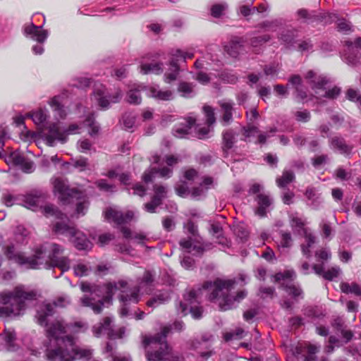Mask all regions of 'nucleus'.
Wrapping results in <instances>:
<instances>
[{
	"label": "nucleus",
	"instance_id": "20",
	"mask_svg": "<svg viewBox=\"0 0 361 361\" xmlns=\"http://www.w3.org/2000/svg\"><path fill=\"white\" fill-rule=\"evenodd\" d=\"M329 147L334 152H338L346 157H350L353 146L348 145L345 140L341 136H334L329 140Z\"/></svg>",
	"mask_w": 361,
	"mask_h": 361
},
{
	"label": "nucleus",
	"instance_id": "5",
	"mask_svg": "<svg viewBox=\"0 0 361 361\" xmlns=\"http://www.w3.org/2000/svg\"><path fill=\"white\" fill-rule=\"evenodd\" d=\"M36 292L26 290L23 286H16L12 291L0 293V317L23 314L26 301L36 299Z\"/></svg>",
	"mask_w": 361,
	"mask_h": 361
},
{
	"label": "nucleus",
	"instance_id": "59",
	"mask_svg": "<svg viewBox=\"0 0 361 361\" xmlns=\"http://www.w3.org/2000/svg\"><path fill=\"white\" fill-rule=\"evenodd\" d=\"M296 276L295 272L293 269L285 270L283 272H279L275 275L276 281H293Z\"/></svg>",
	"mask_w": 361,
	"mask_h": 361
},
{
	"label": "nucleus",
	"instance_id": "32",
	"mask_svg": "<svg viewBox=\"0 0 361 361\" xmlns=\"http://www.w3.org/2000/svg\"><path fill=\"white\" fill-rule=\"evenodd\" d=\"M210 233L216 238V243L221 245L224 249L230 247L231 241L224 235L223 228L219 224H212L210 227Z\"/></svg>",
	"mask_w": 361,
	"mask_h": 361
},
{
	"label": "nucleus",
	"instance_id": "41",
	"mask_svg": "<svg viewBox=\"0 0 361 361\" xmlns=\"http://www.w3.org/2000/svg\"><path fill=\"white\" fill-rule=\"evenodd\" d=\"M213 184V178L212 177H204L200 185L194 188L192 190V195L194 197H199L204 195L207 189H209Z\"/></svg>",
	"mask_w": 361,
	"mask_h": 361
},
{
	"label": "nucleus",
	"instance_id": "64",
	"mask_svg": "<svg viewBox=\"0 0 361 361\" xmlns=\"http://www.w3.org/2000/svg\"><path fill=\"white\" fill-rule=\"evenodd\" d=\"M135 117L130 114H125L123 116V126L126 130L133 131V128L135 125Z\"/></svg>",
	"mask_w": 361,
	"mask_h": 361
},
{
	"label": "nucleus",
	"instance_id": "57",
	"mask_svg": "<svg viewBox=\"0 0 361 361\" xmlns=\"http://www.w3.org/2000/svg\"><path fill=\"white\" fill-rule=\"evenodd\" d=\"M184 230L186 233L190 235V237L197 239L198 236L197 226L192 221L188 220L184 224Z\"/></svg>",
	"mask_w": 361,
	"mask_h": 361
},
{
	"label": "nucleus",
	"instance_id": "63",
	"mask_svg": "<svg viewBox=\"0 0 361 361\" xmlns=\"http://www.w3.org/2000/svg\"><path fill=\"white\" fill-rule=\"evenodd\" d=\"M129 194L143 197L146 194V188L140 183L134 184L131 188H127Z\"/></svg>",
	"mask_w": 361,
	"mask_h": 361
},
{
	"label": "nucleus",
	"instance_id": "30",
	"mask_svg": "<svg viewBox=\"0 0 361 361\" xmlns=\"http://www.w3.org/2000/svg\"><path fill=\"white\" fill-rule=\"evenodd\" d=\"M288 84L291 85L294 87L295 97L299 101H303L307 98V90L302 85V80L300 75H293L290 76L288 79Z\"/></svg>",
	"mask_w": 361,
	"mask_h": 361
},
{
	"label": "nucleus",
	"instance_id": "45",
	"mask_svg": "<svg viewBox=\"0 0 361 361\" xmlns=\"http://www.w3.org/2000/svg\"><path fill=\"white\" fill-rule=\"evenodd\" d=\"M84 125L90 128L89 134L91 136L96 135L99 131V126L95 121V117L93 114L88 115L83 122Z\"/></svg>",
	"mask_w": 361,
	"mask_h": 361
},
{
	"label": "nucleus",
	"instance_id": "46",
	"mask_svg": "<svg viewBox=\"0 0 361 361\" xmlns=\"http://www.w3.org/2000/svg\"><path fill=\"white\" fill-rule=\"evenodd\" d=\"M283 24L281 19H274L272 20H265L258 25V27L265 30L276 32Z\"/></svg>",
	"mask_w": 361,
	"mask_h": 361
},
{
	"label": "nucleus",
	"instance_id": "15",
	"mask_svg": "<svg viewBox=\"0 0 361 361\" xmlns=\"http://www.w3.org/2000/svg\"><path fill=\"white\" fill-rule=\"evenodd\" d=\"M212 341L213 336L205 333L200 339L192 341L191 348L196 350L202 360H207L215 353L212 346Z\"/></svg>",
	"mask_w": 361,
	"mask_h": 361
},
{
	"label": "nucleus",
	"instance_id": "47",
	"mask_svg": "<svg viewBox=\"0 0 361 361\" xmlns=\"http://www.w3.org/2000/svg\"><path fill=\"white\" fill-rule=\"evenodd\" d=\"M121 232L123 235V237L126 239H132L134 240L138 244H143L145 240H146V236L142 233H134L132 234L130 230L128 228L123 227L121 228Z\"/></svg>",
	"mask_w": 361,
	"mask_h": 361
},
{
	"label": "nucleus",
	"instance_id": "4",
	"mask_svg": "<svg viewBox=\"0 0 361 361\" xmlns=\"http://www.w3.org/2000/svg\"><path fill=\"white\" fill-rule=\"evenodd\" d=\"M247 276L240 274L238 279H216L213 282L206 281L204 283V289L212 290L209 293V300L212 302H217L220 309L223 311L235 307L238 303L246 298L247 292L245 290L238 291L235 296H232L230 292L235 288V285L240 283L244 286L247 283Z\"/></svg>",
	"mask_w": 361,
	"mask_h": 361
},
{
	"label": "nucleus",
	"instance_id": "53",
	"mask_svg": "<svg viewBox=\"0 0 361 361\" xmlns=\"http://www.w3.org/2000/svg\"><path fill=\"white\" fill-rule=\"evenodd\" d=\"M346 98L355 103H357L359 108L361 109V94L359 90L350 88L346 92Z\"/></svg>",
	"mask_w": 361,
	"mask_h": 361
},
{
	"label": "nucleus",
	"instance_id": "36",
	"mask_svg": "<svg viewBox=\"0 0 361 361\" xmlns=\"http://www.w3.org/2000/svg\"><path fill=\"white\" fill-rule=\"evenodd\" d=\"M235 142V133L233 130L229 129L224 132L222 149L225 157L228 155V151L233 148Z\"/></svg>",
	"mask_w": 361,
	"mask_h": 361
},
{
	"label": "nucleus",
	"instance_id": "1",
	"mask_svg": "<svg viewBox=\"0 0 361 361\" xmlns=\"http://www.w3.org/2000/svg\"><path fill=\"white\" fill-rule=\"evenodd\" d=\"M69 302L67 298L60 297L52 303L44 302L37 307V322L46 327L49 340L46 356L49 361H75L92 355L90 350L80 348L74 338L67 334L84 332L88 327L86 323L75 322L68 324L62 319H56L49 325V318L54 314V307H64Z\"/></svg>",
	"mask_w": 361,
	"mask_h": 361
},
{
	"label": "nucleus",
	"instance_id": "13",
	"mask_svg": "<svg viewBox=\"0 0 361 361\" xmlns=\"http://www.w3.org/2000/svg\"><path fill=\"white\" fill-rule=\"evenodd\" d=\"M290 225L294 231L300 233L304 231L306 245H302L301 249L304 255L307 257H310V248L315 243V237L313 234L307 233L305 231V219L298 212H291L288 214Z\"/></svg>",
	"mask_w": 361,
	"mask_h": 361
},
{
	"label": "nucleus",
	"instance_id": "56",
	"mask_svg": "<svg viewBox=\"0 0 361 361\" xmlns=\"http://www.w3.org/2000/svg\"><path fill=\"white\" fill-rule=\"evenodd\" d=\"M259 133V128L250 123H247V126L243 128V134L245 137V140L246 141L247 139L255 136L256 134Z\"/></svg>",
	"mask_w": 361,
	"mask_h": 361
},
{
	"label": "nucleus",
	"instance_id": "7",
	"mask_svg": "<svg viewBox=\"0 0 361 361\" xmlns=\"http://www.w3.org/2000/svg\"><path fill=\"white\" fill-rule=\"evenodd\" d=\"M184 329L182 321H175L171 325L164 326L160 333L153 336H145L143 345L146 348V357L148 361H161L167 358L169 345L166 337L172 329L180 331Z\"/></svg>",
	"mask_w": 361,
	"mask_h": 361
},
{
	"label": "nucleus",
	"instance_id": "39",
	"mask_svg": "<svg viewBox=\"0 0 361 361\" xmlns=\"http://www.w3.org/2000/svg\"><path fill=\"white\" fill-rule=\"evenodd\" d=\"M169 300H170V295L167 291L161 292V293L157 294L156 295H154L150 300H149L147 302V305L148 307L154 308L161 304L168 302L169 301Z\"/></svg>",
	"mask_w": 361,
	"mask_h": 361
},
{
	"label": "nucleus",
	"instance_id": "27",
	"mask_svg": "<svg viewBox=\"0 0 361 361\" xmlns=\"http://www.w3.org/2000/svg\"><path fill=\"white\" fill-rule=\"evenodd\" d=\"M147 94L157 100L171 101L174 98L173 91L159 88V85H154L147 87Z\"/></svg>",
	"mask_w": 361,
	"mask_h": 361
},
{
	"label": "nucleus",
	"instance_id": "55",
	"mask_svg": "<svg viewBox=\"0 0 361 361\" xmlns=\"http://www.w3.org/2000/svg\"><path fill=\"white\" fill-rule=\"evenodd\" d=\"M246 334L242 328H237L235 331L227 332L224 335V338L226 341H229L233 339H240Z\"/></svg>",
	"mask_w": 361,
	"mask_h": 361
},
{
	"label": "nucleus",
	"instance_id": "37",
	"mask_svg": "<svg viewBox=\"0 0 361 361\" xmlns=\"http://www.w3.org/2000/svg\"><path fill=\"white\" fill-rule=\"evenodd\" d=\"M196 240L197 239L190 236L187 238H183L180 240V245L182 249L188 253H191L195 251L197 254H201L203 252V249L200 246L194 244Z\"/></svg>",
	"mask_w": 361,
	"mask_h": 361
},
{
	"label": "nucleus",
	"instance_id": "62",
	"mask_svg": "<svg viewBox=\"0 0 361 361\" xmlns=\"http://www.w3.org/2000/svg\"><path fill=\"white\" fill-rule=\"evenodd\" d=\"M220 78L222 80V81L230 84H235L237 82L238 80V78L236 75V74L229 71H223L221 73Z\"/></svg>",
	"mask_w": 361,
	"mask_h": 361
},
{
	"label": "nucleus",
	"instance_id": "28",
	"mask_svg": "<svg viewBox=\"0 0 361 361\" xmlns=\"http://www.w3.org/2000/svg\"><path fill=\"white\" fill-rule=\"evenodd\" d=\"M147 90L146 86L140 83H134L130 87L127 92L126 101L130 104L137 105L142 102L140 95L141 91Z\"/></svg>",
	"mask_w": 361,
	"mask_h": 361
},
{
	"label": "nucleus",
	"instance_id": "16",
	"mask_svg": "<svg viewBox=\"0 0 361 361\" xmlns=\"http://www.w3.org/2000/svg\"><path fill=\"white\" fill-rule=\"evenodd\" d=\"M299 18L303 19L307 23H320L322 25H328L334 23L337 18L336 14L325 12L317 13L308 11L305 8H300L297 11Z\"/></svg>",
	"mask_w": 361,
	"mask_h": 361
},
{
	"label": "nucleus",
	"instance_id": "22",
	"mask_svg": "<svg viewBox=\"0 0 361 361\" xmlns=\"http://www.w3.org/2000/svg\"><path fill=\"white\" fill-rule=\"evenodd\" d=\"M219 105L222 111L221 121L224 126H228L233 121V115L237 113L234 108V103L231 100H221L219 102Z\"/></svg>",
	"mask_w": 361,
	"mask_h": 361
},
{
	"label": "nucleus",
	"instance_id": "60",
	"mask_svg": "<svg viewBox=\"0 0 361 361\" xmlns=\"http://www.w3.org/2000/svg\"><path fill=\"white\" fill-rule=\"evenodd\" d=\"M280 67L279 63L273 62L268 65H265L264 67V73L267 76L274 77L276 76L279 72Z\"/></svg>",
	"mask_w": 361,
	"mask_h": 361
},
{
	"label": "nucleus",
	"instance_id": "29",
	"mask_svg": "<svg viewBox=\"0 0 361 361\" xmlns=\"http://www.w3.org/2000/svg\"><path fill=\"white\" fill-rule=\"evenodd\" d=\"M172 173V169L166 166L159 169H157L156 168H151L145 171L142 175V180L145 183H149L153 180V178L157 173H159L162 178H169L171 176Z\"/></svg>",
	"mask_w": 361,
	"mask_h": 361
},
{
	"label": "nucleus",
	"instance_id": "52",
	"mask_svg": "<svg viewBox=\"0 0 361 361\" xmlns=\"http://www.w3.org/2000/svg\"><path fill=\"white\" fill-rule=\"evenodd\" d=\"M74 274L78 277H82L87 276L90 271V267H87V264L82 262H78L77 264L73 266Z\"/></svg>",
	"mask_w": 361,
	"mask_h": 361
},
{
	"label": "nucleus",
	"instance_id": "18",
	"mask_svg": "<svg viewBox=\"0 0 361 361\" xmlns=\"http://www.w3.org/2000/svg\"><path fill=\"white\" fill-rule=\"evenodd\" d=\"M134 216L132 211L125 213L113 208L107 209L105 212V219L109 221H113L118 225H122L130 222Z\"/></svg>",
	"mask_w": 361,
	"mask_h": 361
},
{
	"label": "nucleus",
	"instance_id": "12",
	"mask_svg": "<svg viewBox=\"0 0 361 361\" xmlns=\"http://www.w3.org/2000/svg\"><path fill=\"white\" fill-rule=\"evenodd\" d=\"M122 95V91L120 89L111 94L102 84H95L91 99L95 101L101 109H107L111 104L118 103Z\"/></svg>",
	"mask_w": 361,
	"mask_h": 361
},
{
	"label": "nucleus",
	"instance_id": "35",
	"mask_svg": "<svg viewBox=\"0 0 361 361\" xmlns=\"http://www.w3.org/2000/svg\"><path fill=\"white\" fill-rule=\"evenodd\" d=\"M361 54L358 51L348 49L343 56V61L350 66L355 68L361 67Z\"/></svg>",
	"mask_w": 361,
	"mask_h": 361
},
{
	"label": "nucleus",
	"instance_id": "23",
	"mask_svg": "<svg viewBox=\"0 0 361 361\" xmlns=\"http://www.w3.org/2000/svg\"><path fill=\"white\" fill-rule=\"evenodd\" d=\"M298 37V30L296 29H287L283 30L279 35V39L281 44L284 45L286 49H295L297 44V38Z\"/></svg>",
	"mask_w": 361,
	"mask_h": 361
},
{
	"label": "nucleus",
	"instance_id": "19",
	"mask_svg": "<svg viewBox=\"0 0 361 361\" xmlns=\"http://www.w3.org/2000/svg\"><path fill=\"white\" fill-rule=\"evenodd\" d=\"M305 79L311 85L315 93L319 94V90H324L325 85L330 82L329 78L324 75H317L313 71H309L305 75Z\"/></svg>",
	"mask_w": 361,
	"mask_h": 361
},
{
	"label": "nucleus",
	"instance_id": "31",
	"mask_svg": "<svg viewBox=\"0 0 361 361\" xmlns=\"http://www.w3.org/2000/svg\"><path fill=\"white\" fill-rule=\"evenodd\" d=\"M228 54L233 58H237L244 51V40L240 37H234L225 47Z\"/></svg>",
	"mask_w": 361,
	"mask_h": 361
},
{
	"label": "nucleus",
	"instance_id": "50",
	"mask_svg": "<svg viewBox=\"0 0 361 361\" xmlns=\"http://www.w3.org/2000/svg\"><path fill=\"white\" fill-rule=\"evenodd\" d=\"M314 45L310 39H305L299 41L296 45V49L298 51L303 53H310L313 51Z\"/></svg>",
	"mask_w": 361,
	"mask_h": 361
},
{
	"label": "nucleus",
	"instance_id": "33",
	"mask_svg": "<svg viewBox=\"0 0 361 361\" xmlns=\"http://www.w3.org/2000/svg\"><path fill=\"white\" fill-rule=\"evenodd\" d=\"M49 104L59 118H65L67 112L63 104V97L60 95L54 96L49 101Z\"/></svg>",
	"mask_w": 361,
	"mask_h": 361
},
{
	"label": "nucleus",
	"instance_id": "24",
	"mask_svg": "<svg viewBox=\"0 0 361 361\" xmlns=\"http://www.w3.org/2000/svg\"><path fill=\"white\" fill-rule=\"evenodd\" d=\"M10 158L11 159L13 164L20 166L24 173H30L35 169L34 162L25 158L18 152H12L10 155Z\"/></svg>",
	"mask_w": 361,
	"mask_h": 361
},
{
	"label": "nucleus",
	"instance_id": "11",
	"mask_svg": "<svg viewBox=\"0 0 361 361\" xmlns=\"http://www.w3.org/2000/svg\"><path fill=\"white\" fill-rule=\"evenodd\" d=\"M169 54L171 60L168 65L169 68L164 73V81L167 83L176 80L180 72L179 61L185 63L188 59L194 57L193 52L183 51L180 49L171 50Z\"/></svg>",
	"mask_w": 361,
	"mask_h": 361
},
{
	"label": "nucleus",
	"instance_id": "17",
	"mask_svg": "<svg viewBox=\"0 0 361 361\" xmlns=\"http://www.w3.org/2000/svg\"><path fill=\"white\" fill-rule=\"evenodd\" d=\"M113 320L111 317H106L103 320L95 324L92 328V331L96 337L106 336L108 338L114 339L117 337L121 338V336H118L113 329Z\"/></svg>",
	"mask_w": 361,
	"mask_h": 361
},
{
	"label": "nucleus",
	"instance_id": "8",
	"mask_svg": "<svg viewBox=\"0 0 361 361\" xmlns=\"http://www.w3.org/2000/svg\"><path fill=\"white\" fill-rule=\"evenodd\" d=\"M52 183L54 193L63 204H75L78 216L85 214L89 202L84 192L75 188H70L68 180L62 177L54 178Z\"/></svg>",
	"mask_w": 361,
	"mask_h": 361
},
{
	"label": "nucleus",
	"instance_id": "9",
	"mask_svg": "<svg viewBox=\"0 0 361 361\" xmlns=\"http://www.w3.org/2000/svg\"><path fill=\"white\" fill-rule=\"evenodd\" d=\"M203 291H208L209 293L212 292L209 289H204V284L202 288L196 289H191L185 293L183 295L185 302L177 301L176 303V310L179 314L185 316L190 313L192 318L195 319H200L202 317L203 310L200 303V295Z\"/></svg>",
	"mask_w": 361,
	"mask_h": 361
},
{
	"label": "nucleus",
	"instance_id": "34",
	"mask_svg": "<svg viewBox=\"0 0 361 361\" xmlns=\"http://www.w3.org/2000/svg\"><path fill=\"white\" fill-rule=\"evenodd\" d=\"M26 116L30 118L37 126H44L49 115L47 109L39 108L26 114Z\"/></svg>",
	"mask_w": 361,
	"mask_h": 361
},
{
	"label": "nucleus",
	"instance_id": "3",
	"mask_svg": "<svg viewBox=\"0 0 361 361\" xmlns=\"http://www.w3.org/2000/svg\"><path fill=\"white\" fill-rule=\"evenodd\" d=\"M63 247L56 243H44L34 249L32 256H26L24 252L17 251L13 245H8L4 250V255L11 260L26 269H51L59 268V276L69 270L71 261L66 257H61Z\"/></svg>",
	"mask_w": 361,
	"mask_h": 361
},
{
	"label": "nucleus",
	"instance_id": "21",
	"mask_svg": "<svg viewBox=\"0 0 361 361\" xmlns=\"http://www.w3.org/2000/svg\"><path fill=\"white\" fill-rule=\"evenodd\" d=\"M255 200L257 204V207L255 210L256 214L260 217H264L267 213L271 209L272 197L267 194L259 193L257 195Z\"/></svg>",
	"mask_w": 361,
	"mask_h": 361
},
{
	"label": "nucleus",
	"instance_id": "58",
	"mask_svg": "<svg viewBox=\"0 0 361 361\" xmlns=\"http://www.w3.org/2000/svg\"><path fill=\"white\" fill-rule=\"evenodd\" d=\"M27 234V231L23 226H18L15 231V239L17 242L22 244L27 243L26 238Z\"/></svg>",
	"mask_w": 361,
	"mask_h": 361
},
{
	"label": "nucleus",
	"instance_id": "10",
	"mask_svg": "<svg viewBox=\"0 0 361 361\" xmlns=\"http://www.w3.org/2000/svg\"><path fill=\"white\" fill-rule=\"evenodd\" d=\"M79 130L80 126L75 123H72L67 128L61 130L59 123H52L47 127V132L44 133L43 137L49 146L53 147L56 141L65 143L68 135L79 133Z\"/></svg>",
	"mask_w": 361,
	"mask_h": 361
},
{
	"label": "nucleus",
	"instance_id": "54",
	"mask_svg": "<svg viewBox=\"0 0 361 361\" xmlns=\"http://www.w3.org/2000/svg\"><path fill=\"white\" fill-rule=\"evenodd\" d=\"M271 36L269 35L255 37L250 39V44L252 47L257 49L264 45L266 42H269Z\"/></svg>",
	"mask_w": 361,
	"mask_h": 361
},
{
	"label": "nucleus",
	"instance_id": "44",
	"mask_svg": "<svg viewBox=\"0 0 361 361\" xmlns=\"http://www.w3.org/2000/svg\"><path fill=\"white\" fill-rule=\"evenodd\" d=\"M285 291L295 300L302 298V290L300 286L293 284H283Z\"/></svg>",
	"mask_w": 361,
	"mask_h": 361
},
{
	"label": "nucleus",
	"instance_id": "40",
	"mask_svg": "<svg viewBox=\"0 0 361 361\" xmlns=\"http://www.w3.org/2000/svg\"><path fill=\"white\" fill-rule=\"evenodd\" d=\"M341 291L345 294H354L361 297V286L357 283L341 282L340 284Z\"/></svg>",
	"mask_w": 361,
	"mask_h": 361
},
{
	"label": "nucleus",
	"instance_id": "2",
	"mask_svg": "<svg viewBox=\"0 0 361 361\" xmlns=\"http://www.w3.org/2000/svg\"><path fill=\"white\" fill-rule=\"evenodd\" d=\"M128 283L123 280L117 283L109 282L103 284H91L88 282H81L80 289L86 294L80 299V305L83 307H90L95 314H99L104 305L111 304L113 295L115 291L119 290L121 294L119 300L121 302V307L119 313L121 317L128 315L130 304H137L139 302V288L130 290L126 292L125 288Z\"/></svg>",
	"mask_w": 361,
	"mask_h": 361
},
{
	"label": "nucleus",
	"instance_id": "49",
	"mask_svg": "<svg viewBox=\"0 0 361 361\" xmlns=\"http://www.w3.org/2000/svg\"><path fill=\"white\" fill-rule=\"evenodd\" d=\"M154 194L152 198L161 204L163 200L166 197V188L162 185H154Z\"/></svg>",
	"mask_w": 361,
	"mask_h": 361
},
{
	"label": "nucleus",
	"instance_id": "42",
	"mask_svg": "<svg viewBox=\"0 0 361 361\" xmlns=\"http://www.w3.org/2000/svg\"><path fill=\"white\" fill-rule=\"evenodd\" d=\"M178 92L185 98H192L195 95L194 85L190 82H180L178 87Z\"/></svg>",
	"mask_w": 361,
	"mask_h": 361
},
{
	"label": "nucleus",
	"instance_id": "6",
	"mask_svg": "<svg viewBox=\"0 0 361 361\" xmlns=\"http://www.w3.org/2000/svg\"><path fill=\"white\" fill-rule=\"evenodd\" d=\"M44 213L47 216H54L60 219L54 226V231L56 234L65 235L69 237L70 241L78 250L88 251L92 248V243L82 232L78 231L74 226L68 224V219L66 214L61 212L53 204H47L44 207Z\"/></svg>",
	"mask_w": 361,
	"mask_h": 361
},
{
	"label": "nucleus",
	"instance_id": "61",
	"mask_svg": "<svg viewBox=\"0 0 361 361\" xmlns=\"http://www.w3.org/2000/svg\"><path fill=\"white\" fill-rule=\"evenodd\" d=\"M226 8L227 4L226 3L214 4L211 8V15L214 18H219L223 15Z\"/></svg>",
	"mask_w": 361,
	"mask_h": 361
},
{
	"label": "nucleus",
	"instance_id": "14",
	"mask_svg": "<svg viewBox=\"0 0 361 361\" xmlns=\"http://www.w3.org/2000/svg\"><path fill=\"white\" fill-rule=\"evenodd\" d=\"M24 35L37 42V44L32 46V51L35 55H41L43 54L44 49L43 44L47 40L49 32L46 30L42 29V25H35L33 23L24 26Z\"/></svg>",
	"mask_w": 361,
	"mask_h": 361
},
{
	"label": "nucleus",
	"instance_id": "25",
	"mask_svg": "<svg viewBox=\"0 0 361 361\" xmlns=\"http://www.w3.org/2000/svg\"><path fill=\"white\" fill-rule=\"evenodd\" d=\"M195 119L192 117L183 118L173 127L172 130L173 135L178 138L185 137L190 133V130L195 125Z\"/></svg>",
	"mask_w": 361,
	"mask_h": 361
},
{
	"label": "nucleus",
	"instance_id": "26",
	"mask_svg": "<svg viewBox=\"0 0 361 361\" xmlns=\"http://www.w3.org/2000/svg\"><path fill=\"white\" fill-rule=\"evenodd\" d=\"M16 334L11 329H5L0 334V350L16 351L17 350L15 344Z\"/></svg>",
	"mask_w": 361,
	"mask_h": 361
},
{
	"label": "nucleus",
	"instance_id": "51",
	"mask_svg": "<svg viewBox=\"0 0 361 361\" xmlns=\"http://www.w3.org/2000/svg\"><path fill=\"white\" fill-rule=\"evenodd\" d=\"M305 195L308 200L312 201L311 206L312 208L314 209H317L321 203V200L320 198L317 196L315 189L314 188H307Z\"/></svg>",
	"mask_w": 361,
	"mask_h": 361
},
{
	"label": "nucleus",
	"instance_id": "43",
	"mask_svg": "<svg viewBox=\"0 0 361 361\" xmlns=\"http://www.w3.org/2000/svg\"><path fill=\"white\" fill-rule=\"evenodd\" d=\"M295 179V174L290 170H285L281 177L276 178V184L279 188H285Z\"/></svg>",
	"mask_w": 361,
	"mask_h": 361
},
{
	"label": "nucleus",
	"instance_id": "48",
	"mask_svg": "<svg viewBox=\"0 0 361 361\" xmlns=\"http://www.w3.org/2000/svg\"><path fill=\"white\" fill-rule=\"evenodd\" d=\"M281 240L278 244L279 249L290 248L293 245V239L290 232L280 231Z\"/></svg>",
	"mask_w": 361,
	"mask_h": 361
},
{
	"label": "nucleus",
	"instance_id": "38",
	"mask_svg": "<svg viewBox=\"0 0 361 361\" xmlns=\"http://www.w3.org/2000/svg\"><path fill=\"white\" fill-rule=\"evenodd\" d=\"M163 63L158 62L143 63L140 65V72L142 74H161L163 72Z\"/></svg>",
	"mask_w": 361,
	"mask_h": 361
}]
</instances>
